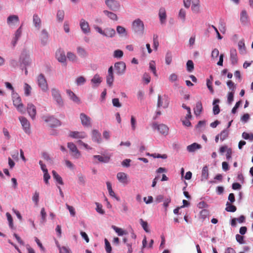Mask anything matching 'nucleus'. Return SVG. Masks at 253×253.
I'll use <instances>...</instances> for the list:
<instances>
[{
	"label": "nucleus",
	"instance_id": "obj_35",
	"mask_svg": "<svg viewBox=\"0 0 253 253\" xmlns=\"http://www.w3.org/2000/svg\"><path fill=\"white\" fill-rule=\"evenodd\" d=\"M219 102V100L218 99H214L213 101V113L214 115H217L220 112L219 106L216 103Z\"/></svg>",
	"mask_w": 253,
	"mask_h": 253
},
{
	"label": "nucleus",
	"instance_id": "obj_58",
	"mask_svg": "<svg viewBox=\"0 0 253 253\" xmlns=\"http://www.w3.org/2000/svg\"><path fill=\"white\" fill-rule=\"evenodd\" d=\"M130 124L131 126V129L134 130L136 128V120L133 116H131L130 119Z\"/></svg>",
	"mask_w": 253,
	"mask_h": 253
},
{
	"label": "nucleus",
	"instance_id": "obj_60",
	"mask_svg": "<svg viewBox=\"0 0 253 253\" xmlns=\"http://www.w3.org/2000/svg\"><path fill=\"white\" fill-rule=\"evenodd\" d=\"M96 210L98 213L103 214L105 213L104 211L102 209V206L98 203H96Z\"/></svg>",
	"mask_w": 253,
	"mask_h": 253
},
{
	"label": "nucleus",
	"instance_id": "obj_2",
	"mask_svg": "<svg viewBox=\"0 0 253 253\" xmlns=\"http://www.w3.org/2000/svg\"><path fill=\"white\" fill-rule=\"evenodd\" d=\"M12 98L13 104L17 110L21 113H24V105L22 102L20 96L17 93L13 92L12 93Z\"/></svg>",
	"mask_w": 253,
	"mask_h": 253
},
{
	"label": "nucleus",
	"instance_id": "obj_12",
	"mask_svg": "<svg viewBox=\"0 0 253 253\" xmlns=\"http://www.w3.org/2000/svg\"><path fill=\"white\" fill-rule=\"evenodd\" d=\"M20 60L22 63L25 66L29 65L31 62V59L30 58V55L26 50H24L21 55Z\"/></svg>",
	"mask_w": 253,
	"mask_h": 253
},
{
	"label": "nucleus",
	"instance_id": "obj_33",
	"mask_svg": "<svg viewBox=\"0 0 253 253\" xmlns=\"http://www.w3.org/2000/svg\"><path fill=\"white\" fill-rule=\"evenodd\" d=\"M66 92L69 96L70 97V99H72L73 101L79 103L80 100L79 98L75 95V94L72 92L70 90H67Z\"/></svg>",
	"mask_w": 253,
	"mask_h": 253
},
{
	"label": "nucleus",
	"instance_id": "obj_47",
	"mask_svg": "<svg viewBox=\"0 0 253 253\" xmlns=\"http://www.w3.org/2000/svg\"><path fill=\"white\" fill-rule=\"evenodd\" d=\"M187 70L189 72H191L194 70V63L191 60H188L186 63Z\"/></svg>",
	"mask_w": 253,
	"mask_h": 253
},
{
	"label": "nucleus",
	"instance_id": "obj_9",
	"mask_svg": "<svg viewBox=\"0 0 253 253\" xmlns=\"http://www.w3.org/2000/svg\"><path fill=\"white\" fill-rule=\"evenodd\" d=\"M67 146L71 152L72 156L74 158L78 159L80 157L81 153L75 144L72 142H69L67 144Z\"/></svg>",
	"mask_w": 253,
	"mask_h": 253
},
{
	"label": "nucleus",
	"instance_id": "obj_1",
	"mask_svg": "<svg viewBox=\"0 0 253 253\" xmlns=\"http://www.w3.org/2000/svg\"><path fill=\"white\" fill-rule=\"evenodd\" d=\"M132 31L136 36L141 37L144 34V25L140 19L134 20L131 25Z\"/></svg>",
	"mask_w": 253,
	"mask_h": 253
},
{
	"label": "nucleus",
	"instance_id": "obj_10",
	"mask_svg": "<svg viewBox=\"0 0 253 253\" xmlns=\"http://www.w3.org/2000/svg\"><path fill=\"white\" fill-rule=\"evenodd\" d=\"M82 125L84 127H90L91 126V118L84 113H81L80 116Z\"/></svg>",
	"mask_w": 253,
	"mask_h": 253
},
{
	"label": "nucleus",
	"instance_id": "obj_61",
	"mask_svg": "<svg viewBox=\"0 0 253 253\" xmlns=\"http://www.w3.org/2000/svg\"><path fill=\"white\" fill-rule=\"evenodd\" d=\"M227 85L229 88V89L232 90V91H234L236 87L234 83L232 81H228L227 82Z\"/></svg>",
	"mask_w": 253,
	"mask_h": 253
},
{
	"label": "nucleus",
	"instance_id": "obj_13",
	"mask_svg": "<svg viewBox=\"0 0 253 253\" xmlns=\"http://www.w3.org/2000/svg\"><path fill=\"white\" fill-rule=\"evenodd\" d=\"M27 110L29 116L32 119H34L37 113L35 106L32 103H29L27 105Z\"/></svg>",
	"mask_w": 253,
	"mask_h": 253
},
{
	"label": "nucleus",
	"instance_id": "obj_19",
	"mask_svg": "<svg viewBox=\"0 0 253 253\" xmlns=\"http://www.w3.org/2000/svg\"><path fill=\"white\" fill-rule=\"evenodd\" d=\"M117 178L120 182L123 184H127L128 183L127 175L124 172H118L117 174Z\"/></svg>",
	"mask_w": 253,
	"mask_h": 253
},
{
	"label": "nucleus",
	"instance_id": "obj_53",
	"mask_svg": "<svg viewBox=\"0 0 253 253\" xmlns=\"http://www.w3.org/2000/svg\"><path fill=\"white\" fill-rule=\"evenodd\" d=\"M242 137L245 139H249L251 141L253 140V133H248L246 132H244L242 133Z\"/></svg>",
	"mask_w": 253,
	"mask_h": 253
},
{
	"label": "nucleus",
	"instance_id": "obj_37",
	"mask_svg": "<svg viewBox=\"0 0 253 253\" xmlns=\"http://www.w3.org/2000/svg\"><path fill=\"white\" fill-rule=\"evenodd\" d=\"M77 50L78 54L81 57L85 58L87 56V52L83 47L79 46L77 47Z\"/></svg>",
	"mask_w": 253,
	"mask_h": 253
},
{
	"label": "nucleus",
	"instance_id": "obj_3",
	"mask_svg": "<svg viewBox=\"0 0 253 253\" xmlns=\"http://www.w3.org/2000/svg\"><path fill=\"white\" fill-rule=\"evenodd\" d=\"M37 83L39 86L43 91L46 92L48 90L46 80L42 74H41L37 77Z\"/></svg>",
	"mask_w": 253,
	"mask_h": 253
},
{
	"label": "nucleus",
	"instance_id": "obj_6",
	"mask_svg": "<svg viewBox=\"0 0 253 253\" xmlns=\"http://www.w3.org/2000/svg\"><path fill=\"white\" fill-rule=\"evenodd\" d=\"M105 4L112 11H117L120 9V4L116 0H105Z\"/></svg>",
	"mask_w": 253,
	"mask_h": 253
},
{
	"label": "nucleus",
	"instance_id": "obj_25",
	"mask_svg": "<svg viewBox=\"0 0 253 253\" xmlns=\"http://www.w3.org/2000/svg\"><path fill=\"white\" fill-rule=\"evenodd\" d=\"M169 105V101L168 97H166L165 102L162 100L161 95H159L158 97L157 106L158 107H163L164 108H167Z\"/></svg>",
	"mask_w": 253,
	"mask_h": 253
},
{
	"label": "nucleus",
	"instance_id": "obj_54",
	"mask_svg": "<svg viewBox=\"0 0 253 253\" xmlns=\"http://www.w3.org/2000/svg\"><path fill=\"white\" fill-rule=\"evenodd\" d=\"M209 215V212L207 210H202L200 212V217L203 220L207 218Z\"/></svg>",
	"mask_w": 253,
	"mask_h": 253
},
{
	"label": "nucleus",
	"instance_id": "obj_7",
	"mask_svg": "<svg viewBox=\"0 0 253 253\" xmlns=\"http://www.w3.org/2000/svg\"><path fill=\"white\" fill-rule=\"evenodd\" d=\"M19 120L25 132L27 134H30L31 132V127L30 124L28 120L24 117H20Z\"/></svg>",
	"mask_w": 253,
	"mask_h": 253
},
{
	"label": "nucleus",
	"instance_id": "obj_30",
	"mask_svg": "<svg viewBox=\"0 0 253 253\" xmlns=\"http://www.w3.org/2000/svg\"><path fill=\"white\" fill-rule=\"evenodd\" d=\"M116 34V32L115 30L113 28H108L104 30V36L112 38L114 37Z\"/></svg>",
	"mask_w": 253,
	"mask_h": 253
},
{
	"label": "nucleus",
	"instance_id": "obj_57",
	"mask_svg": "<svg viewBox=\"0 0 253 253\" xmlns=\"http://www.w3.org/2000/svg\"><path fill=\"white\" fill-rule=\"evenodd\" d=\"M39 193L37 191H36L32 197V200L35 202L36 205H38L39 203Z\"/></svg>",
	"mask_w": 253,
	"mask_h": 253
},
{
	"label": "nucleus",
	"instance_id": "obj_15",
	"mask_svg": "<svg viewBox=\"0 0 253 253\" xmlns=\"http://www.w3.org/2000/svg\"><path fill=\"white\" fill-rule=\"evenodd\" d=\"M106 82L110 86L112 85L114 82L113 68L112 66L110 67L108 69V76L106 78Z\"/></svg>",
	"mask_w": 253,
	"mask_h": 253
},
{
	"label": "nucleus",
	"instance_id": "obj_48",
	"mask_svg": "<svg viewBox=\"0 0 253 253\" xmlns=\"http://www.w3.org/2000/svg\"><path fill=\"white\" fill-rule=\"evenodd\" d=\"M64 17V11L62 10H59L57 13V18L59 22H62Z\"/></svg>",
	"mask_w": 253,
	"mask_h": 253
},
{
	"label": "nucleus",
	"instance_id": "obj_26",
	"mask_svg": "<svg viewBox=\"0 0 253 253\" xmlns=\"http://www.w3.org/2000/svg\"><path fill=\"white\" fill-rule=\"evenodd\" d=\"M93 158L97 159L99 162L107 163L110 161V157L107 155H94Z\"/></svg>",
	"mask_w": 253,
	"mask_h": 253
},
{
	"label": "nucleus",
	"instance_id": "obj_14",
	"mask_svg": "<svg viewBox=\"0 0 253 253\" xmlns=\"http://www.w3.org/2000/svg\"><path fill=\"white\" fill-rule=\"evenodd\" d=\"M240 21L243 25H247L249 23V16L246 10H243L241 12Z\"/></svg>",
	"mask_w": 253,
	"mask_h": 253
},
{
	"label": "nucleus",
	"instance_id": "obj_38",
	"mask_svg": "<svg viewBox=\"0 0 253 253\" xmlns=\"http://www.w3.org/2000/svg\"><path fill=\"white\" fill-rule=\"evenodd\" d=\"M103 13L112 20L116 21L118 20V17L117 15L112 12L105 10L103 11Z\"/></svg>",
	"mask_w": 253,
	"mask_h": 253
},
{
	"label": "nucleus",
	"instance_id": "obj_42",
	"mask_svg": "<svg viewBox=\"0 0 253 253\" xmlns=\"http://www.w3.org/2000/svg\"><path fill=\"white\" fill-rule=\"evenodd\" d=\"M226 207L225 208V210L228 212H235L237 210V208L236 206L231 205L228 202L226 203Z\"/></svg>",
	"mask_w": 253,
	"mask_h": 253
},
{
	"label": "nucleus",
	"instance_id": "obj_4",
	"mask_svg": "<svg viewBox=\"0 0 253 253\" xmlns=\"http://www.w3.org/2000/svg\"><path fill=\"white\" fill-rule=\"evenodd\" d=\"M51 91L52 96L58 105L62 106L63 105V101L59 90L56 88H52Z\"/></svg>",
	"mask_w": 253,
	"mask_h": 253
},
{
	"label": "nucleus",
	"instance_id": "obj_45",
	"mask_svg": "<svg viewBox=\"0 0 253 253\" xmlns=\"http://www.w3.org/2000/svg\"><path fill=\"white\" fill-rule=\"evenodd\" d=\"M24 93L26 96H29L31 94L32 87L27 83L24 84Z\"/></svg>",
	"mask_w": 253,
	"mask_h": 253
},
{
	"label": "nucleus",
	"instance_id": "obj_56",
	"mask_svg": "<svg viewBox=\"0 0 253 253\" xmlns=\"http://www.w3.org/2000/svg\"><path fill=\"white\" fill-rule=\"evenodd\" d=\"M105 249L107 253H111L112 251V248L109 242L107 239H105Z\"/></svg>",
	"mask_w": 253,
	"mask_h": 253
},
{
	"label": "nucleus",
	"instance_id": "obj_39",
	"mask_svg": "<svg viewBox=\"0 0 253 253\" xmlns=\"http://www.w3.org/2000/svg\"><path fill=\"white\" fill-rule=\"evenodd\" d=\"M112 228L115 230V231L118 234L119 236H123L127 234V232L126 231L115 225H112Z\"/></svg>",
	"mask_w": 253,
	"mask_h": 253
},
{
	"label": "nucleus",
	"instance_id": "obj_50",
	"mask_svg": "<svg viewBox=\"0 0 253 253\" xmlns=\"http://www.w3.org/2000/svg\"><path fill=\"white\" fill-rule=\"evenodd\" d=\"M67 57L69 60L72 61H76L77 60V56L71 52H68L67 54Z\"/></svg>",
	"mask_w": 253,
	"mask_h": 253
},
{
	"label": "nucleus",
	"instance_id": "obj_20",
	"mask_svg": "<svg viewBox=\"0 0 253 253\" xmlns=\"http://www.w3.org/2000/svg\"><path fill=\"white\" fill-rule=\"evenodd\" d=\"M33 24L34 25V26L35 28L38 30H39L41 27L42 26V21L40 17L38 16V14H35L33 15Z\"/></svg>",
	"mask_w": 253,
	"mask_h": 253
},
{
	"label": "nucleus",
	"instance_id": "obj_62",
	"mask_svg": "<svg viewBox=\"0 0 253 253\" xmlns=\"http://www.w3.org/2000/svg\"><path fill=\"white\" fill-rule=\"evenodd\" d=\"M85 82V79L83 77L80 76L76 79V83L78 85H81Z\"/></svg>",
	"mask_w": 253,
	"mask_h": 253
},
{
	"label": "nucleus",
	"instance_id": "obj_36",
	"mask_svg": "<svg viewBox=\"0 0 253 253\" xmlns=\"http://www.w3.org/2000/svg\"><path fill=\"white\" fill-rule=\"evenodd\" d=\"M201 146L200 144L194 143L191 145L187 146V149L189 152H194L197 149L201 148Z\"/></svg>",
	"mask_w": 253,
	"mask_h": 253
},
{
	"label": "nucleus",
	"instance_id": "obj_18",
	"mask_svg": "<svg viewBox=\"0 0 253 253\" xmlns=\"http://www.w3.org/2000/svg\"><path fill=\"white\" fill-rule=\"evenodd\" d=\"M80 27L82 31L84 34H87L90 32V28L88 22L83 19L81 20Z\"/></svg>",
	"mask_w": 253,
	"mask_h": 253
},
{
	"label": "nucleus",
	"instance_id": "obj_63",
	"mask_svg": "<svg viewBox=\"0 0 253 253\" xmlns=\"http://www.w3.org/2000/svg\"><path fill=\"white\" fill-rule=\"evenodd\" d=\"M234 91H231L228 93L227 101L229 104H231L233 101L234 99Z\"/></svg>",
	"mask_w": 253,
	"mask_h": 253
},
{
	"label": "nucleus",
	"instance_id": "obj_29",
	"mask_svg": "<svg viewBox=\"0 0 253 253\" xmlns=\"http://www.w3.org/2000/svg\"><path fill=\"white\" fill-rule=\"evenodd\" d=\"M194 113L196 116H199L203 111L202 104L201 101L196 103V107L194 109Z\"/></svg>",
	"mask_w": 253,
	"mask_h": 253
},
{
	"label": "nucleus",
	"instance_id": "obj_51",
	"mask_svg": "<svg viewBox=\"0 0 253 253\" xmlns=\"http://www.w3.org/2000/svg\"><path fill=\"white\" fill-rule=\"evenodd\" d=\"M149 68L151 69V70L152 71L154 76H155L156 77H157V74L156 69V67H155V63L154 61H151L149 63Z\"/></svg>",
	"mask_w": 253,
	"mask_h": 253
},
{
	"label": "nucleus",
	"instance_id": "obj_52",
	"mask_svg": "<svg viewBox=\"0 0 253 253\" xmlns=\"http://www.w3.org/2000/svg\"><path fill=\"white\" fill-rule=\"evenodd\" d=\"M159 45L158 36L154 35L153 36V46L156 50H157Z\"/></svg>",
	"mask_w": 253,
	"mask_h": 253
},
{
	"label": "nucleus",
	"instance_id": "obj_55",
	"mask_svg": "<svg viewBox=\"0 0 253 253\" xmlns=\"http://www.w3.org/2000/svg\"><path fill=\"white\" fill-rule=\"evenodd\" d=\"M185 17H186L185 11L183 9H181L179 12L178 17L179 18H180L182 20L183 22H184L185 20Z\"/></svg>",
	"mask_w": 253,
	"mask_h": 253
},
{
	"label": "nucleus",
	"instance_id": "obj_16",
	"mask_svg": "<svg viewBox=\"0 0 253 253\" xmlns=\"http://www.w3.org/2000/svg\"><path fill=\"white\" fill-rule=\"evenodd\" d=\"M230 58L231 63L235 65L238 63L237 52L236 49L231 48L230 51Z\"/></svg>",
	"mask_w": 253,
	"mask_h": 253
},
{
	"label": "nucleus",
	"instance_id": "obj_64",
	"mask_svg": "<svg viewBox=\"0 0 253 253\" xmlns=\"http://www.w3.org/2000/svg\"><path fill=\"white\" fill-rule=\"evenodd\" d=\"M66 206L67 208L68 209V210H69V211L70 213V214L72 216H74L76 214V212H75L74 208L72 206H69V205H68L67 204H66Z\"/></svg>",
	"mask_w": 253,
	"mask_h": 253
},
{
	"label": "nucleus",
	"instance_id": "obj_34",
	"mask_svg": "<svg viewBox=\"0 0 253 253\" xmlns=\"http://www.w3.org/2000/svg\"><path fill=\"white\" fill-rule=\"evenodd\" d=\"M52 173L53 178L60 184L63 185L64 183L62 180V177L57 173V172L53 170Z\"/></svg>",
	"mask_w": 253,
	"mask_h": 253
},
{
	"label": "nucleus",
	"instance_id": "obj_21",
	"mask_svg": "<svg viewBox=\"0 0 253 253\" xmlns=\"http://www.w3.org/2000/svg\"><path fill=\"white\" fill-rule=\"evenodd\" d=\"M92 140L98 143H100L101 141V134L99 132L96 130L93 129L92 131Z\"/></svg>",
	"mask_w": 253,
	"mask_h": 253
},
{
	"label": "nucleus",
	"instance_id": "obj_5",
	"mask_svg": "<svg viewBox=\"0 0 253 253\" xmlns=\"http://www.w3.org/2000/svg\"><path fill=\"white\" fill-rule=\"evenodd\" d=\"M152 126L153 129H157L162 134L167 135L168 133L169 127L164 124H158L155 123L152 124Z\"/></svg>",
	"mask_w": 253,
	"mask_h": 253
},
{
	"label": "nucleus",
	"instance_id": "obj_43",
	"mask_svg": "<svg viewBox=\"0 0 253 253\" xmlns=\"http://www.w3.org/2000/svg\"><path fill=\"white\" fill-rule=\"evenodd\" d=\"M91 82L92 84H97L98 85L100 84L102 80L101 78L100 77L99 75L96 74L94 76L93 78L91 79Z\"/></svg>",
	"mask_w": 253,
	"mask_h": 253
},
{
	"label": "nucleus",
	"instance_id": "obj_11",
	"mask_svg": "<svg viewBox=\"0 0 253 253\" xmlns=\"http://www.w3.org/2000/svg\"><path fill=\"white\" fill-rule=\"evenodd\" d=\"M19 23V19L16 15H11L7 17V24L10 27H13Z\"/></svg>",
	"mask_w": 253,
	"mask_h": 253
},
{
	"label": "nucleus",
	"instance_id": "obj_44",
	"mask_svg": "<svg viewBox=\"0 0 253 253\" xmlns=\"http://www.w3.org/2000/svg\"><path fill=\"white\" fill-rule=\"evenodd\" d=\"M140 223L143 228V229L145 231V232L149 233L150 232V230L149 229V226L147 222L143 220V219L141 218L139 220Z\"/></svg>",
	"mask_w": 253,
	"mask_h": 253
},
{
	"label": "nucleus",
	"instance_id": "obj_59",
	"mask_svg": "<svg viewBox=\"0 0 253 253\" xmlns=\"http://www.w3.org/2000/svg\"><path fill=\"white\" fill-rule=\"evenodd\" d=\"M123 51L120 49L116 50L114 52V57L115 58H121L123 56Z\"/></svg>",
	"mask_w": 253,
	"mask_h": 253
},
{
	"label": "nucleus",
	"instance_id": "obj_32",
	"mask_svg": "<svg viewBox=\"0 0 253 253\" xmlns=\"http://www.w3.org/2000/svg\"><path fill=\"white\" fill-rule=\"evenodd\" d=\"M209 177V169L208 167L205 166L203 167L202 170L201 180H205L208 179Z\"/></svg>",
	"mask_w": 253,
	"mask_h": 253
},
{
	"label": "nucleus",
	"instance_id": "obj_27",
	"mask_svg": "<svg viewBox=\"0 0 253 253\" xmlns=\"http://www.w3.org/2000/svg\"><path fill=\"white\" fill-rule=\"evenodd\" d=\"M40 38L41 42L43 45L47 43L48 38V34L47 32L45 29H43L42 31Z\"/></svg>",
	"mask_w": 253,
	"mask_h": 253
},
{
	"label": "nucleus",
	"instance_id": "obj_22",
	"mask_svg": "<svg viewBox=\"0 0 253 253\" xmlns=\"http://www.w3.org/2000/svg\"><path fill=\"white\" fill-rule=\"evenodd\" d=\"M56 57L58 61L61 63L65 62L66 57L64 51L59 50L56 52Z\"/></svg>",
	"mask_w": 253,
	"mask_h": 253
},
{
	"label": "nucleus",
	"instance_id": "obj_41",
	"mask_svg": "<svg viewBox=\"0 0 253 253\" xmlns=\"http://www.w3.org/2000/svg\"><path fill=\"white\" fill-rule=\"evenodd\" d=\"M116 30L118 33L120 35L123 36H126L127 35L126 29L124 27L121 26H118Z\"/></svg>",
	"mask_w": 253,
	"mask_h": 253
},
{
	"label": "nucleus",
	"instance_id": "obj_31",
	"mask_svg": "<svg viewBox=\"0 0 253 253\" xmlns=\"http://www.w3.org/2000/svg\"><path fill=\"white\" fill-rule=\"evenodd\" d=\"M238 49L241 54H244L246 53V46L244 40H240L238 44Z\"/></svg>",
	"mask_w": 253,
	"mask_h": 253
},
{
	"label": "nucleus",
	"instance_id": "obj_40",
	"mask_svg": "<svg viewBox=\"0 0 253 253\" xmlns=\"http://www.w3.org/2000/svg\"><path fill=\"white\" fill-rule=\"evenodd\" d=\"M22 34V26H20L16 31L15 33L14 41L13 42V45H14L20 37Z\"/></svg>",
	"mask_w": 253,
	"mask_h": 253
},
{
	"label": "nucleus",
	"instance_id": "obj_24",
	"mask_svg": "<svg viewBox=\"0 0 253 253\" xmlns=\"http://www.w3.org/2000/svg\"><path fill=\"white\" fill-rule=\"evenodd\" d=\"M48 123V125L50 127H54L59 125V121L52 117H48L47 119L45 120Z\"/></svg>",
	"mask_w": 253,
	"mask_h": 253
},
{
	"label": "nucleus",
	"instance_id": "obj_46",
	"mask_svg": "<svg viewBox=\"0 0 253 253\" xmlns=\"http://www.w3.org/2000/svg\"><path fill=\"white\" fill-rule=\"evenodd\" d=\"M59 250V253H72L71 250L65 246L60 247L58 246Z\"/></svg>",
	"mask_w": 253,
	"mask_h": 253
},
{
	"label": "nucleus",
	"instance_id": "obj_28",
	"mask_svg": "<svg viewBox=\"0 0 253 253\" xmlns=\"http://www.w3.org/2000/svg\"><path fill=\"white\" fill-rule=\"evenodd\" d=\"M159 16L161 23L162 24L164 23L165 22V21L166 20V17H167L166 12V10L165 8H161L160 9Z\"/></svg>",
	"mask_w": 253,
	"mask_h": 253
},
{
	"label": "nucleus",
	"instance_id": "obj_17",
	"mask_svg": "<svg viewBox=\"0 0 253 253\" xmlns=\"http://www.w3.org/2000/svg\"><path fill=\"white\" fill-rule=\"evenodd\" d=\"M70 136L76 139H83L85 138L87 134L84 131H71Z\"/></svg>",
	"mask_w": 253,
	"mask_h": 253
},
{
	"label": "nucleus",
	"instance_id": "obj_49",
	"mask_svg": "<svg viewBox=\"0 0 253 253\" xmlns=\"http://www.w3.org/2000/svg\"><path fill=\"white\" fill-rule=\"evenodd\" d=\"M219 135L220 136V140L221 141H223L228 137V131L227 130L224 129L222 130Z\"/></svg>",
	"mask_w": 253,
	"mask_h": 253
},
{
	"label": "nucleus",
	"instance_id": "obj_23",
	"mask_svg": "<svg viewBox=\"0 0 253 253\" xmlns=\"http://www.w3.org/2000/svg\"><path fill=\"white\" fill-rule=\"evenodd\" d=\"M200 2L199 0H193L192 1V10L195 13L200 12Z\"/></svg>",
	"mask_w": 253,
	"mask_h": 253
},
{
	"label": "nucleus",
	"instance_id": "obj_8",
	"mask_svg": "<svg viewBox=\"0 0 253 253\" xmlns=\"http://www.w3.org/2000/svg\"><path fill=\"white\" fill-rule=\"evenodd\" d=\"M114 67L117 74L122 75L125 73L126 65L124 62L121 61L116 63Z\"/></svg>",
	"mask_w": 253,
	"mask_h": 253
}]
</instances>
